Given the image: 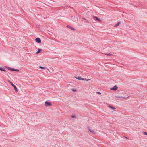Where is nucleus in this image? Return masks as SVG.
Here are the masks:
<instances>
[{"mask_svg": "<svg viewBox=\"0 0 147 147\" xmlns=\"http://www.w3.org/2000/svg\"><path fill=\"white\" fill-rule=\"evenodd\" d=\"M97 93L98 94H101V93L99 92H97Z\"/></svg>", "mask_w": 147, "mask_h": 147, "instance_id": "20", "label": "nucleus"}, {"mask_svg": "<svg viewBox=\"0 0 147 147\" xmlns=\"http://www.w3.org/2000/svg\"><path fill=\"white\" fill-rule=\"evenodd\" d=\"M69 28L71 30H75L74 28H73V27H69Z\"/></svg>", "mask_w": 147, "mask_h": 147, "instance_id": "13", "label": "nucleus"}, {"mask_svg": "<svg viewBox=\"0 0 147 147\" xmlns=\"http://www.w3.org/2000/svg\"><path fill=\"white\" fill-rule=\"evenodd\" d=\"M120 24V22H118L115 25H114V27H117L119 26V24Z\"/></svg>", "mask_w": 147, "mask_h": 147, "instance_id": "7", "label": "nucleus"}, {"mask_svg": "<svg viewBox=\"0 0 147 147\" xmlns=\"http://www.w3.org/2000/svg\"><path fill=\"white\" fill-rule=\"evenodd\" d=\"M144 134L145 135H147V133L146 132H144Z\"/></svg>", "mask_w": 147, "mask_h": 147, "instance_id": "19", "label": "nucleus"}, {"mask_svg": "<svg viewBox=\"0 0 147 147\" xmlns=\"http://www.w3.org/2000/svg\"><path fill=\"white\" fill-rule=\"evenodd\" d=\"M72 90L73 91H76V90H75V89H73Z\"/></svg>", "mask_w": 147, "mask_h": 147, "instance_id": "23", "label": "nucleus"}, {"mask_svg": "<svg viewBox=\"0 0 147 147\" xmlns=\"http://www.w3.org/2000/svg\"><path fill=\"white\" fill-rule=\"evenodd\" d=\"M47 70H48V71L49 70V69H47Z\"/></svg>", "mask_w": 147, "mask_h": 147, "instance_id": "27", "label": "nucleus"}, {"mask_svg": "<svg viewBox=\"0 0 147 147\" xmlns=\"http://www.w3.org/2000/svg\"><path fill=\"white\" fill-rule=\"evenodd\" d=\"M83 19L84 20H86V19H85V18H83Z\"/></svg>", "mask_w": 147, "mask_h": 147, "instance_id": "24", "label": "nucleus"}, {"mask_svg": "<svg viewBox=\"0 0 147 147\" xmlns=\"http://www.w3.org/2000/svg\"><path fill=\"white\" fill-rule=\"evenodd\" d=\"M91 133H92V134H96V132L94 130H92L91 131Z\"/></svg>", "mask_w": 147, "mask_h": 147, "instance_id": "11", "label": "nucleus"}, {"mask_svg": "<svg viewBox=\"0 0 147 147\" xmlns=\"http://www.w3.org/2000/svg\"><path fill=\"white\" fill-rule=\"evenodd\" d=\"M45 105L46 106H51L52 104L51 103L49 102H47V101H46L45 102Z\"/></svg>", "mask_w": 147, "mask_h": 147, "instance_id": "3", "label": "nucleus"}, {"mask_svg": "<svg viewBox=\"0 0 147 147\" xmlns=\"http://www.w3.org/2000/svg\"><path fill=\"white\" fill-rule=\"evenodd\" d=\"M90 80V79H86L85 78V80L86 81H88Z\"/></svg>", "mask_w": 147, "mask_h": 147, "instance_id": "17", "label": "nucleus"}, {"mask_svg": "<svg viewBox=\"0 0 147 147\" xmlns=\"http://www.w3.org/2000/svg\"><path fill=\"white\" fill-rule=\"evenodd\" d=\"M0 70L3 71L4 72L6 71V70H5L4 68H2V67H0Z\"/></svg>", "mask_w": 147, "mask_h": 147, "instance_id": "6", "label": "nucleus"}, {"mask_svg": "<svg viewBox=\"0 0 147 147\" xmlns=\"http://www.w3.org/2000/svg\"><path fill=\"white\" fill-rule=\"evenodd\" d=\"M14 69L13 68H9V70H11L14 71Z\"/></svg>", "mask_w": 147, "mask_h": 147, "instance_id": "18", "label": "nucleus"}, {"mask_svg": "<svg viewBox=\"0 0 147 147\" xmlns=\"http://www.w3.org/2000/svg\"><path fill=\"white\" fill-rule=\"evenodd\" d=\"M118 88V87L116 86H113V88H112L111 89L113 90H116Z\"/></svg>", "mask_w": 147, "mask_h": 147, "instance_id": "4", "label": "nucleus"}, {"mask_svg": "<svg viewBox=\"0 0 147 147\" xmlns=\"http://www.w3.org/2000/svg\"><path fill=\"white\" fill-rule=\"evenodd\" d=\"M94 18L98 21H100V20L98 17H94Z\"/></svg>", "mask_w": 147, "mask_h": 147, "instance_id": "8", "label": "nucleus"}, {"mask_svg": "<svg viewBox=\"0 0 147 147\" xmlns=\"http://www.w3.org/2000/svg\"><path fill=\"white\" fill-rule=\"evenodd\" d=\"M39 67V68H40L41 69H44L46 68L45 67H42V66H40Z\"/></svg>", "mask_w": 147, "mask_h": 147, "instance_id": "15", "label": "nucleus"}, {"mask_svg": "<svg viewBox=\"0 0 147 147\" xmlns=\"http://www.w3.org/2000/svg\"><path fill=\"white\" fill-rule=\"evenodd\" d=\"M76 79H78V80H81L82 78L80 77H78L77 78L76 77Z\"/></svg>", "mask_w": 147, "mask_h": 147, "instance_id": "9", "label": "nucleus"}, {"mask_svg": "<svg viewBox=\"0 0 147 147\" xmlns=\"http://www.w3.org/2000/svg\"><path fill=\"white\" fill-rule=\"evenodd\" d=\"M85 79L81 78V80H85Z\"/></svg>", "mask_w": 147, "mask_h": 147, "instance_id": "21", "label": "nucleus"}, {"mask_svg": "<svg viewBox=\"0 0 147 147\" xmlns=\"http://www.w3.org/2000/svg\"><path fill=\"white\" fill-rule=\"evenodd\" d=\"M14 71H17V72H18V71H19V70L18 69H14Z\"/></svg>", "mask_w": 147, "mask_h": 147, "instance_id": "14", "label": "nucleus"}, {"mask_svg": "<svg viewBox=\"0 0 147 147\" xmlns=\"http://www.w3.org/2000/svg\"><path fill=\"white\" fill-rule=\"evenodd\" d=\"M8 82L13 87H14V89L15 90L16 92H18V90H17V88H16V86L15 85H14L12 82L10 81H9Z\"/></svg>", "mask_w": 147, "mask_h": 147, "instance_id": "1", "label": "nucleus"}, {"mask_svg": "<svg viewBox=\"0 0 147 147\" xmlns=\"http://www.w3.org/2000/svg\"><path fill=\"white\" fill-rule=\"evenodd\" d=\"M69 26H67V27H68L69 28Z\"/></svg>", "mask_w": 147, "mask_h": 147, "instance_id": "25", "label": "nucleus"}, {"mask_svg": "<svg viewBox=\"0 0 147 147\" xmlns=\"http://www.w3.org/2000/svg\"><path fill=\"white\" fill-rule=\"evenodd\" d=\"M42 50L41 49L39 48L38 49V51L36 52V54H38L39 53L40 51H41Z\"/></svg>", "mask_w": 147, "mask_h": 147, "instance_id": "5", "label": "nucleus"}, {"mask_svg": "<svg viewBox=\"0 0 147 147\" xmlns=\"http://www.w3.org/2000/svg\"><path fill=\"white\" fill-rule=\"evenodd\" d=\"M71 117L72 118H76V117L74 116H73V115L72 116H71Z\"/></svg>", "mask_w": 147, "mask_h": 147, "instance_id": "22", "label": "nucleus"}, {"mask_svg": "<svg viewBox=\"0 0 147 147\" xmlns=\"http://www.w3.org/2000/svg\"><path fill=\"white\" fill-rule=\"evenodd\" d=\"M88 129L89 131H90V132H91V131L92 130H91V129H90V128L88 127Z\"/></svg>", "mask_w": 147, "mask_h": 147, "instance_id": "16", "label": "nucleus"}, {"mask_svg": "<svg viewBox=\"0 0 147 147\" xmlns=\"http://www.w3.org/2000/svg\"><path fill=\"white\" fill-rule=\"evenodd\" d=\"M109 107L111 108V109H115V108L114 107H112V106H109Z\"/></svg>", "mask_w": 147, "mask_h": 147, "instance_id": "12", "label": "nucleus"}, {"mask_svg": "<svg viewBox=\"0 0 147 147\" xmlns=\"http://www.w3.org/2000/svg\"><path fill=\"white\" fill-rule=\"evenodd\" d=\"M87 23H88V21H87Z\"/></svg>", "mask_w": 147, "mask_h": 147, "instance_id": "26", "label": "nucleus"}, {"mask_svg": "<svg viewBox=\"0 0 147 147\" xmlns=\"http://www.w3.org/2000/svg\"><path fill=\"white\" fill-rule=\"evenodd\" d=\"M35 41L38 43H40L41 42V40L40 38H37L35 39Z\"/></svg>", "mask_w": 147, "mask_h": 147, "instance_id": "2", "label": "nucleus"}, {"mask_svg": "<svg viewBox=\"0 0 147 147\" xmlns=\"http://www.w3.org/2000/svg\"><path fill=\"white\" fill-rule=\"evenodd\" d=\"M106 55H107L108 56H110L112 55V54L111 53L106 54Z\"/></svg>", "mask_w": 147, "mask_h": 147, "instance_id": "10", "label": "nucleus"}]
</instances>
